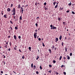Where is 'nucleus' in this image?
<instances>
[{"mask_svg": "<svg viewBox=\"0 0 75 75\" xmlns=\"http://www.w3.org/2000/svg\"><path fill=\"white\" fill-rule=\"evenodd\" d=\"M13 14H12V15H13L14 16L16 15V9L14 8H13Z\"/></svg>", "mask_w": 75, "mask_h": 75, "instance_id": "f257e3e1", "label": "nucleus"}, {"mask_svg": "<svg viewBox=\"0 0 75 75\" xmlns=\"http://www.w3.org/2000/svg\"><path fill=\"white\" fill-rule=\"evenodd\" d=\"M37 33H34V38H37Z\"/></svg>", "mask_w": 75, "mask_h": 75, "instance_id": "f03ea898", "label": "nucleus"}, {"mask_svg": "<svg viewBox=\"0 0 75 75\" xmlns=\"http://www.w3.org/2000/svg\"><path fill=\"white\" fill-rule=\"evenodd\" d=\"M21 10L22 13H23V11H24V8H23V7H21Z\"/></svg>", "mask_w": 75, "mask_h": 75, "instance_id": "7ed1b4c3", "label": "nucleus"}, {"mask_svg": "<svg viewBox=\"0 0 75 75\" xmlns=\"http://www.w3.org/2000/svg\"><path fill=\"white\" fill-rule=\"evenodd\" d=\"M13 37L15 39V40H17V36H16V35H14Z\"/></svg>", "mask_w": 75, "mask_h": 75, "instance_id": "20e7f679", "label": "nucleus"}, {"mask_svg": "<svg viewBox=\"0 0 75 75\" xmlns=\"http://www.w3.org/2000/svg\"><path fill=\"white\" fill-rule=\"evenodd\" d=\"M11 10V9H10V8H8L7 9V11H8V12H9V11H10Z\"/></svg>", "mask_w": 75, "mask_h": 75, "instance_id": "39448f33", "label": "nucleus"}, {"mask_svg": "<svg viewBox=\"0 0 75 75\" xmlns=\"http://www.w3.org/2000/svg\"><path fill=\"white\" fill-rule=\"evenodd\" d=\"M21 8V6L20 4H19L17 8Z\"/></svg>", "mask_w": 75, "mask_h": 75, "instance_id": "423d86ee", "label": "nucleus"}, {"mask_svg": "<svg viewBox=\"0 0 75 75\" xmlns=\"http://www.w3.org/2000/svg\"><path fill=\"white\" fill-rule=\"evenodd\" d=\"M55 40H55V42H57L58 41V38H56Z\"/></svg>", "mask_w": 75, "mask_h": 75, "instance_id": "0eeeda50", "label": "nucleus"}, {"mask_svg": "<svg viewBox=\"0 0 75 75\" xmlns=\"http://www.w3.org/2000/svg\"><path fill=\"white\" fill-rule=\"evenodd\" d=\"M35 68H36V66L35 65H34L33 66V69H35Z\"/></svg>", "mask_w": 75, "mask_h": 75, "instance_id": "6e6552de", "label": "nucleus"}, {"mask_svg": "<svg viewBox=\"0 0 75 75\" xmlns=\"http://www.w3.org/2000/svg\"><path fill=\"white\" fill-rule=\"evenodd\" d=\"M61 39H62V35H61L59 38V40H61Z\"/></svg>", "mask_w": 75, "mask_h": 75, "instance_id": "1a4fd4ad", "label": "nucleus"}, {"mask_svg": "<svg viewBox=\"0 0 75 75\" xmlns=\"http://www.w3.org/2000/svg\"><path fill=\"white\" fill-rule=\"evenodd\" d=\"M2 64H3V65H5V64H6V62H5L2 61Z\"/></svg>", "mask_w": 75, "mask_h": 75, "instance_id": "9d476101", "label": "nucleus"}, {"mask_svg": "<svg viewBox=\"0 0 75 75\" xmlns=\"http://www.w3.org/2000/svg\"><path fill=\"white\" fill-rule=\"evenodd\" d=\"M53 30H54V29H57V28H56L55 27L53 26Z\"/></svg>", "mask_w": 75, "mask_h": 75, "instance_id": "9b49d317", "label": "nucleus"}, {"mask_svg": "<svg viewBox=\"0 0 75 75\" xmlns=\"http://www.w3.org/2000/svg\"><path fill=\"white\" fill-rule=\"evenodd\" d=\"M6 16H7V15H4V18H7V17H6Z\"/></svg>", "mask_w": 75, "mask_h": 75, "instance_id": "f8f14e48", "label": "nucleus"}, {"mask_svg": "<svg viewBox=\"0 0 75 75\" xmlns=\"http://www.w3.org/2000/svg\"><path fill=\"white\" fill-rule=\"evenodd\" d=\"M28 48L29 50H30V51H31V47H29Z\"/></svg>", "mask_w": 75, "mask_h": 75, "instance_id": "ddd939ff", "label": "nucleus"}, {"mask_svg": "<svg viewBox=\"0 0 75 75\" xmlns=\"http://www.w3.org/2000/svg\"><path fill=\"white\" fill-rule=\"evenodd\" d=\"M68 49V48H67V47H65V50L66 51V52H67V50Z\"/></svg>", "mask_w": 75, "mask_h": 75, "instance_id": "4468645a", "label": "nucleus"}, {"mask_svg": "<svg viewBox=\"0 0 75 75\" xmlns=\"http://www.w3.org/2000/svg\"><path fill=\"white\" fill-rule=\"evenodd\" d=\"M54 48L55 47L54 46V45H53L52 48V50H54Z\"/></svg>", "mask_w": 75, "mask_h": 75, "instance_id": "2eb2a0df", "label": "nucleus"}, {"mask_svg": "<svg viewBox=\"0 0 75 75\" xmlns=\"http://www.w3.org/2000/svg\"><path fill=\"white\" fill-rule=\"evenodd\" d=\"M71 4H71V2H70V3L68 5L69 6H70Z\"/></svg>", "mask_w": 75, "mask_h": 75, "instance_id": "dca6fc26", "label": "nucleus"}, {"mask_svg": "<svg viewBox=\"0 0 75 75\" xmlns=\"http://www.w3.org/2000/svg\"><path fill=\"white\" fill-rule=\"evenodd\" d=\"M19 19H20V20H22V16H20Z\"/></svg>", "mask_w": 75, "mask_h": 75, "instance_id": "f3484780", "label": "nucleus"}, {"mask_svg": "<svg viewBox=\"0 0 75 75\" xmlns=\"http://www.w3.org/2000/svg\"><path fill=\"white\" fill-rule=\"evenodd\" d=\"M61 59H62V56H60L59 59V60H61Z\"/></svg>", "mask_w": 75, "mask_h": 75, "instance_id": "a211bd4d", "label": "nucleus"}, {"mask_svg": "<svg viewBox=\"0 0 75 75\" xmlns=\"http://www.w3.org/2000/svg\"><path fill=\"white\" fill-rule=\"evenodd\" d=\"M39 58L40 57H39V56H38L37 57V58H36V60H38V58Z\"/></svg>", "mask_w": 75, "mask_h": 75, "instance_id": "6ab92c4d", "label": "nucleus"}, {"mask_svg": "<svg viewBox=\"0 0 75 75\" xmlns=\"http://www.w3.org/2000/svg\"><path fill=\"white\" fill-rule=\"evenodd\" d=\"M49 51H50V53H51V49H49Z\"/></svg>", "mask_w": 75, "mask_h": 75, "instance_id": "aec40b11", "label": "nucleus"}, {"mask_svg": "<svg viewBox=\"0 0 75 75\" xmlns=\"http://www.w3.org/2000/svg\"><path fill=\"white\" fill-rule=\"evenodd\" d=\"M33 64L32 63L31 64V67L33 68Z\"/></svg>", "mask_w": 75, "mask_h": 75, "instance_id": "412c9836", "label": "nucleus"}, {"mask_svg": "<svg viewBox=\"0 0 75 75\" xmlns=\"http://www.w3.org/2000/svg\"><path fill=\"white\" fill-rule=\"evenodd\" d=\"M58 5H57L55 7H54V8H57V7H58Z\"/></svg>", "mask_w": 75, "mask_h": 75, "instance_id": "4be33fe9", "label": "nucleus"}, {"mask_svg": "<svg viewBox=\"0 0 75 75\" xmlns=\"http://www.w3.org/2000/svg\"><path fill=\"white\" fill-rule=\"evenodd\" d=\"M58 21H61V18H59L58 19Z\"/></svg>", "mask_w": 75, "mask_h": 75, "instance_id": "5701e85b", "label": "nucleus"}, {"mask_svg": "<svg viewBox=\"0 0 75 75\" xmlns=\"http://www.w3.org/2000/svg\"><path fill=\"white\" fill-rule=\"evenodd\" d=\"M18 38H19V39H20V40H21V36H19L18 37Z\"/></svg>", "mask_w": 75, "mask_h": 75, "instance_id": "b1692460", "label": "nucleus"}, {"mask_svg": "<svg viewBox=\"0 0 75 75\" xmlns=\"http://www.w3.org/2000/svg\"><path fill=\"white\" fill-rule=\"evenodd\" d=\"M62 46H64V42H62Z\"/></svg>", "mask_w": 75, "mask_h": 75, "instance_id": "393cba45", "label": "nucleus"}, {"mask_svg": "<svg viewBox=\"0 0 75 75\" xmlns=\"http://www.w3.org/2000/svg\"><path fill=\"white\" fill-rule=\"evenodd\" d=\"M15 30H17V29H18V28H17V27H16L15 28Z\"/></svg>", "mask_w": 75, "mask_h": 75, "instance_id": "a878e982", "label": "nucleus"}, {"mask_svg": "<svg viewBox=\"0 0 75 75\" xmlns=\"http://www.w3.org/2000/svg\"><path fill=\"white\" fill-rule=\"evenodd\" d=\"M42 45L43 47H45V45H44V44L43 43H42Z\"/></svg>", "mask_w": 75, "mask_h": 75, "instance_id": "bb28decb", "label": "nucleus"}, {"mask_svg": "<svg viewBox=\"0 0 75 75\" xmlns=\"http://www.w3.org/2000/svg\"><path fill=\"white\" fill-rule=\"evenodd\" d=\"M56 62V61H55V60H54L53 61V63H54V64H55V63Z\"/></svg>", "mask_w": 75, "mask_h": 75, "instance_id": "cd10ccee", "label": "nucleus"}, {"mask_svg": "<svg viewBox=\"0 0 75 75\" xmlns=\"http://www.w3.org/2000/svg\"><path fill=\"white\" fill-rule=\"evenodd\" d=\"M71 13H72V14H75V12H74V11H72L71 12Z\"/></svg>", "mask_w": 75, "mask_h": 75, "instance_id": "c85d7f7f", "label": "nucleus"}, {"mask_svg": "<svg viewBox=\"0 0 75 75\" xmlns=\"http://www.w3.org/2000/svg\"><path fill=\"white\" fill-rule=\"evenodd\" d=\"M55 73H56V75H58V74H59V73H58V72H55Z\"/></svg>", "mask_w": 75, "mask_h": 75, "instance_id": "c756f323", "label": "nucleus"}, {"mask_svg": "<svg viewBox=\"0 0 75 75\" xmlns=\"http://www.w3.org/2000/svg\"><path fill=\"white\" fill-rule=\"evenodd\" d=\"M24 56L23 55V56H22V59H24Z\"/></svg>", "mask_w": 75, "mask_h": 75, "instance_id": "7c9ffc66", "label": "nucleus"}, {"mask_svg": "<svg viewBox=\"0 0 75 75\" xmlns=\"http://www.w3.org/2000/svg\"><path fill=\"white\" fill-rule=\"evenodd\" d=\"M55 3H56V2H54L53 3L54 6H55Z\"/></svg>", "mask_w": 75, "mask_h": 75, "instance_id": "2f4dec72", "label": "nucleus"}, {"mask_svg": "<svg viewBox=\"0 0 75 75\" xmlns=\"http://www.w3.org/2000/svg\"><path fill=\"white\" fill-rule=\"evenodd\" d=\"M13 6V4H11V7H12Z\"/></svg>", "mask_w": 75, "mask_h": 75, "instance_id": "473e14b6", "label": "nucleus"}, {"mask_svg": "<svg viewBox=\"0 0 75 75\" xmlns=\"http://www.w3.org/2000/svg\"><path fill=\"white\" fill-rule=\"evenodd\" d=\"M49 67H50V68H51V67H52V65H51V64H50L49 65Z\"/></svg>", "mask_w": 75, "mask_h": 75, "instance_id": "72a5a7b5", "label": "nucleus"}, {"mask_svg": "<svg viewBox=\"0 0 75 75\" xmlns=\"http://www.w3.org/2000/svg\"><path fill=\"white\" fill-rule=\"evenodd\" d=\"M28 6V4H26V5H25V8H26V7H27V6Z\"/></svg>", "mask_w": 75, "mask_h": 75, "instance_id": "f704fd0d", "label": "nucleus"}, {"mask_svg": "<svg viewBox=\"0 0 75 75\" xmlns=\"http://www.w3.org/2000/svg\"><path fill=\"white\" fill-rule=\"evenodd\" d=\"M65 66L64 65H62L61 66V68H62V67H64Z\"/></svg>", "mask_w": 75, "mask_h": 75, "instance_id": "c9c22d12", "label": "nucleus"}, {"mask_svg": "<svg viewBox=\"0 0 75 75\" xmlns=\"http://www.w3.org/2000/svg\"><path fill=\"white\" fill-rule=\"evenodd\" d=\"M14 50H17V48H16V47H14Z\"/></svg>", "mask_w": 75, "mask_h": 75, "instance_id": "e433bc0d", "label": "nucleus"}, {"mask_svg": "<svg viewBox=\"0 0 75 75\" xmlns=\"http://www.w3.org/2000/svg\"><path fill=\"white\" fill-rule=\"evenodd\" d=\"M67 59H70V57H69V56H68L67 57Z\"/></svg>", "mask_w": 75, "mask_h": 75, "instance_id": "4c0bfd02", "label": "nucleus"}, {"mask_svg": "<svg viewBox=\"0 0 75 75\" xmlns=\"http://www.w3.org/2000/svg\"><path fill=\"white\" fill-rule=\"evenodd\" d=\"M72 53H71L70 54V56H72Z\"/></svg>", "mask_w": 75, "mask_h": 75, "instance_id": "58836bf2", "label": "nucleus"}, {"mask_svg": "<svg viewBox=\"0 0 75 75\" xmlns=\"http://www.w3.org/2000/svg\"><path fill=\"white\" fill-rule=\"evenodd\" d=\"M35 5L36 6H37V2L35 4Z\"/></svg>", "mask_w": 75, "mask_h": 75, "instance_id": "ea45409f", "label": "nucleus"}, {"mask_svg": "<svg viewBox=\"0 0 75 75\" xmlns=\"http://www.w3.org/2000/svg\"><path fill=\"white\" fill-rule=\"evenodd\" d=\"M35 25L36 26V27H37V26H38V24H37V23H36L35 24Z\"/></svg>", "mask_w": 75, "mask_h": 75, "instance_id": "a19ab883", "label": "nucleus"}, {"mask_svg": "<svg viewBox=\"0 0 75 75\" xmlns=\"http://www.w3.org/2000/svg\"><path fill=\"white\" fill-rule=\"evenodd\" d=\"M9 44H10V46H11V42H10Z\"/></svg>", "mask_w": 75, "mask_h": 75, "instance_id": "79ce46f5", "label": "nucleus"}, {"mask_svg": "<svg viewBox=\"0 0 75 75\" xmlns=\"http://www.w3.org/2000/svg\"><path fill=\"white\" fill-rule=\"evenodd\" d=\"M44 5H45V6H46V4H47V3H46V2L44 4Z\"/></svg>", "mask_w": 75, "mask_h": 75, "instance_id": "37998d69", "label": "nucleus"}, {"mask_svg": "<svg viewBox=\"0 0 75 75\" xmlns=\"http://www.w3.org/2000/svg\"><path fill=\"white\" fill-rule=\"evenodd\" d=\"M45 10H47V7H45Z\"/></svg>", "mask_w": 75, "mask_h": 75, "instance_id": "c03bdc74", "label": "nucleus"}, {"mask_svg": "<svg viewBox=\"0 0 75 75\" xmlns=\"http://www.w3.org/2000/svg\"><path fill=\"white\" fill-rule=\"evenodd\" d=\"M10 22L11 23V24H13V22H12V21H10Z\"/></svg>", "mask_w": 75, "mask_h": 75, "instance_id": "a18cd8bd", "label": "nucleus"}, {"mask_svg": "<svg viewBox=\"0 0 75 75\" xmlns=\"http://www.w3.org/2000/svg\"><path fill=\"white\" fill-rule=\"evenodd\" d=\"M11 37L10 36H8V38H10Z\"/></svg>", "mask_w": 75, "mask_h": 75, "instance_id": "49530a36", "label": "nucleus"}, {"mask_svg": "<svg viewBox=\"0 0 75 75\" xmlns=\"http://www.w3.org/2000/svg\"><path fill=\"white\" fill-rule=\"evenodd\" d=\"M38 40L39 41H41V39L40 38H39L38 39Z\"/></svg>", "mask_w": 75, "mask_h": 75, "instance_id": "de8ad7c7", "label": "nucleus"}, {"mask_svg": "<svg viewBox=\"0 0 75 75\" xmlns=\"http://www.w3.org/2000/svg\"><path fill=\"white\" fill-rule=\"evenodd\" d=\"M36 74H38V71H36Z\"/></svg>", "mask_w": 75, "mask_h": 75, "instance_id": "09e8293b", "label": "nucleus"}, {"mask_svg": "<svg viewBox=\"0 0 75 75\" xmlns=\"http://www.w3.org/2000/svg\"><path fill=\"white\" fill-rule=\"evenodd\" d=\"M51 72H52V71L51 70H50L48 71V72H50V73H51Z\"/></svg>", "mask_w": 75, "mask_h": 75, "instance_id": "8fccbe9b", "label": "nucleus"}, {"mask_svg": "<svg viewBox=\"0 0 75 75\" xmlns=\"http://www.w3.org/2000/svg\"><path fill=\"white\" fill-rule=\"evenodd\" d=\"M19 51L20 52H22L20 49L19 50Z\"/></svg>", "mask_w": 75, "mask_h": 75, "instance_id": "3c124183", "label": "nucleus"}, {"mask_svg": "<svg viewBox=\"0 0 75 75\" xmlns=\"http://www.w3.org/2000/svg\"><path fill=\"white\" fill-rule=\"evenodd\" d=\"M1 74H3V71H1Z\"/></svg>", "mask_w": 75, "mask_h": 75, "instance_id": "603ef678", "label": "nucleus"}, {"mask_svg": "<svg viewBox=\"0 0 75 75\" xmlns=\"http://www.w3.org/2000/svg\"><path fill=\"white\" fill-rule=\"evenodd\" d=\"M63 24H64V25H65V22H63Z\"/></svg>", "mask_w": 75, "mask_h": 75, "instance_id": "864d4df0", "label": "nucleus"}, {"mask_svg": "<svg viewBox=\"0 0 75 75\" xmlns=\"http://www.w3.org/2000/svg\"><path fill=\"white\" fill-rule=\"evenodd\" d=\"M67 13H69V10H68V11H66Z\"/></svg>", "mask_w": 75, "mask_h": 75, "instance_id": "5fc2aeb1", "label": "nucleus"}, {"mask_svg": "<svg viewBox=\"0 0 75 75\" xmlns=\"http://www.w3.org/2000/svg\"><path fill=\"white\" fill-rule=\"evenodd\" d=\"M40 69H42V67H41V66H40Z\"/></svg>", "mask_w": 75, "mask_h": 75, "instance_id": "6e6d98bb", "label": "nucleus"}, {"mask_svg": "<svg viewBox=\"0 0 75 75\" xmlns=\"http://www.w3.org/2000/svg\"><path fill=\"white\" fill-rule=\"evenodd\" d=\"M8 32L9 34H10L11 33V31L10 30H9Z\"/></svg>", "mask_w": 75, "mask_h": 75, "instance_id": "4d7b16f0", "label": "nucleus"}, {"mask_svg": "<svg viewBox=\"0 0 75 75\" xmlns=\"http://www.w3.org/2000/svg\"><path fill=\"white\" fill-rule=\"evenodd\" d=\"M63 73H64V75H66V72H64Z\"/></svg>", "mask_w": 75, "mask_h": 75, "instance_id": "13d9d810", "label": "nucleus"}, {"mask_svg": "<svg viewBox=\"0 0 75 75\" xmlns=\"http://www.w3.org/2000/svg\"><path fill=\"white\" fill-rule=\"evenodd\" d=\"M50 27L51 28H52V25H50Z\"/></svg>", "mask_w": 75, "mask_h": 75, "instance_id": "bf43d9fd", "label": "nucleus"}, {"mask_svg": "<svg viewBox=\"0 0 75 75\" xmlns=\"http://www.w3.org/2000/svg\"><path fill=\"white\" fill-rule=\"evenodd\" d=\"M10 50H11L10 48H9L8 49V51H10Z\"/></svg>", "mask_w": 75, "mask_h": 75, "instance_id": "052dcab7", "label": "nucleus"}, {"mask_svg": "<svg viewBox=\"0 0 75 75\" xmlns=\"http://www.w3.org/2000/svg\"><path fill=\"white\" fill-rule=\"evenodd\" d=\"M1 14H2V15H3V14H4V13H3V11H1Z\"/></svg>", "mask_w": 75, "mask_h": 75, "instance_id": "680f3d73", "label": "nucleus"}, {"mask_svg": "<svg viewBox=\"0 0 75 75\" xmlns=\"http://www.w3.org/2000/svg\"><path fill=\"white\" fill-rule=\"evenodd\" d=\"M63 59H66L65 57H64Z\"/></svg>", "mask_w": 75, "mask_h": 75, "instance_id": "e2e57ef3", "label": "nucleus"}, {"mask_svg": "<svg viewBox=\"0 0 75 75\" xmlns=\"http://www.w3.org/2000/svg\"><path fill=\"white\" fill-rule=\"evenodd\" d=\"M39 17H37V18H36V19L37 20H38V19H39Z\"/></svg>", "mask_w": 75, "mask_h": 75, "instance_id": "0e129e2a", "label": "nucleus"}, {"mask_svg": "<svg viewBox=\"0 0 75 75\" xmlns=\"http://www.w3.org/2000/svg\"><path fill=\"white\" fill-rule=\"evenodd\" d=\"M13 18L14 19H16V17L15 16H13Z\"/></svg>", "mask_w": 75, "mask_h": 75, "instance_id": "69168bd1", "label": "nucleus"}, {"mask_svg": "<svg viewBox=\"0 0 75 75\" xmlns=\"http://www.w3.org/2000/svg\"><path fill=\"white\" fill-rule=\"evenodd\" d=\"M11 31H12V30H13V28H11Z\"/></svg>", "mask_w": 75, "mask_h": 75, "instance_id": "338daca9", "label": "nucleus"}, {"mask_svg": "<svg viewBox=\"0 0 75 75\" xmlns=\"http://www.w3.org/2000/svg\"><path fill=\"white\" fill-rule=\"evenodd\" d=\"M37 29H36L35 30V32H36V33H37Z\"/></svg>", "mask_w": 75, "mask_h": 75, "instance_id": "774afa93", "label": "nucleus"}]
</instances>
